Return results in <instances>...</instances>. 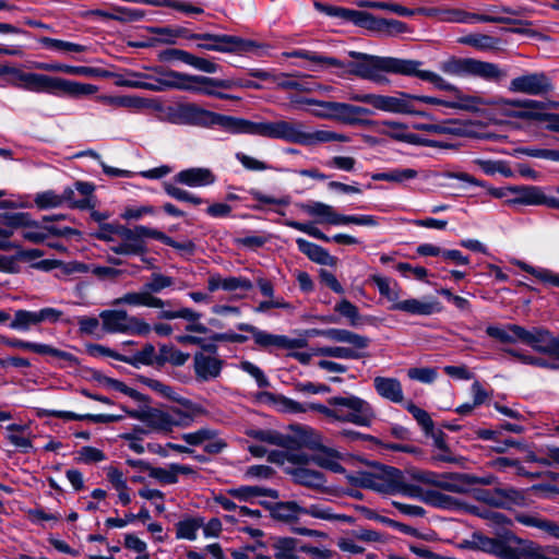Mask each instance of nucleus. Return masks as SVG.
<instances>
[{"label":"nucleus","instance_id":"nucleus-16","mask_svg":"<svg viewBox=\"0 0 559 559\" xmlns=\"http://www.w3.org/2000/svg\"><path fill=\"white\" fill-rule=\"evenodd\" d=\"M383 543L381 533L370 528H358L347 532L336 540L338 549L348 555H361L365 552V545Z\"/></svg>","mask_w":559,"mask_h":559},{"label":"nucleus","instance_id":"nucleus-4","mask_svg":"<svg viewBox=\"0 0 559 559\" xmlns=\"http://www.w3.org/2000/svg\"><path fill=\"white\" fill-rule=\"evenodd\" d=\"M492 533L491 555L500 559H559V545L542 546L504 528Z\"/></svg>","mask_w":559,"mask_h":559},{"label":"nucleus","instance_id":"nucleus-45","mask_svg":"<svg viewBox=\"0 0 559 559\" xmlns=\"http://www.w3.org/2000/svg\"><path fill=\"white\" fill-rule=\"evenodd\" d=\"M143 421L148 428L157 432H170L173 427L166 409L153 408L143 416Z\"/></svg>","mask_w":559,"mask_h":559},{"label":"nucleus","instance_id":"nucleus-48","mask_svg":"<svg viewBox=\"0 0 559 559\" xmlns=\"http://www.w3.org/2000/svg\"><path fill=\"white\" fill-rule=\"evenodd\" d=\"M40 43L46 49L66 55L82 53L87 50V47L84 45L50 37L41 38Z\"/></svg>","mask_w":559,"mask_h":559},{"label":"nucleus","instance_id":"nucleus-50","mask_svg":"<svg viewBox=\"0 0 559 559\" xmlns=\"http://www.w3.org/2000/svg\"><path fill=\"white\" fill-rule=\"evenodd\" d=\"M526 10L524 8L511 9V8H500L495 4L491 5V23H508V24H530L528 22H523L512 16L522 15Z\"/></svg>","mask_w":559,"mask_h":559},{"label":"nucleus","instance_id":"nucleus-62","mask_svg":"<svg viewBox=\"0 0 559 559\" xmlns=\"http://www.w3.org/2000/svg\"><path fill=\"white\" fill-rule=\"evenodd\" d=\"M34 202L40 210L53 209L61 206V199L59 194L52 190L43 191L37 193Z\"/></svg>","mask_w":559,"mask_h":559},{"label":"nucleus","instance_id":"nucleus-7","mask_svg":"<svg viewBox=\"0 0 559 559\" xmlns=\"http://www.w3.org/2000/svg\"><path fill=\"white\" fill-rule=\"evenodd\" d=\"M309 336H323L332 342L347 344V346H322L313 348V355L337 359H360L366 355L370 338L346 329L310 330Z\"/></svg>","mask_w":559,"mask_h":559},{"label":"nucleus","instance_id":"nucleus-51","mask_svg":"<svg viewBox=\"0 0 559 559\" xmlns=\"http://www.w3.org/2000/svg\"><path fill=\"white\" fill-rule=\"evenodd\" d=\"M151 33L163 44H175L177 38L190 39L191 32L185 27H153Z\"/></svg>","mask_w":559,"mask_h":559},{"label":"nucleus","instance_id":"nucleus-10","mask_svg":"<svg viewBox=\"0 0 559 559\" xmlns=\"http://www.w3.org/2000/svg\"><path fill=\"white\" fill-rule=\"evenodd\" d=\"M297 128L296 120L251 121L235 117L233 134H248L295 143Z\"/></svg>","mask_w":559,"mask_h":559},{"label":"nucleus","instance_id":"nucleus-21","mask_svg":"<svg viewBox=\"0 0 559 559\" xmlns=\"http://www.w3.org/2000/svg\"><path fill=\"white\" fill-rule=\"evenodd\" d=\"M520 334V343L533 348L536 354L549 356L554 334L542 326H533L531 329H518Z\"/></svg>","mask_w":559,"mask_h":559},{"label":"nucleus","instance_id":"nucleus-18","mask_svg":"<svg viewBox=\"0 0 559 559\" xmlns=\"http://www.w3.org/2000/svg\"><path fill=\"white\" fill-rule=\"evenodd\" d=\"M510 90L527 95H544L554 90L551 80L544 72H534L513 79Z\"/></svg>","mask_w":559,"mask_h":559},{"label":"nucleus","instance_id":"nucleus-27","mask_svg":"<svg viewBox=\"0 0 559 559\" xmlns=\"http://www.w3.org/2000/svg\"><path fill=\"white\" fill-rule=\"evenodd\" d=\"M175 181L191 188H199L213 185L216 181V176L210 168L192 167L177 173Z\"/></svg>","mask_w":559,"mask_h":559},{"label":"nucleus","instance_id":"nucleus-57","mask_svg":"<svg viewBox=\"0 0 559 559\" xmlns=\"http://www.w3.org/2000/svg\"><path fill=\"white\" fill-rule=\"evenodd\" d=\"M383 22H384V19L376 17L368 12L356 11L355 19H354L353 23L381 35Z\"/></svg>","mask_w":559,"mask_h":559},{"label":"nucleus","instance_id":"nucleus-58","mask_svg":"<svg viewBox=\"0 0 559 559\" xmlns=\"http://www.w3.org/2000/svg\"><path fill=\"white\" fill-rule=\"evenodd\" d=\"M518 329H522V326L518 324H509L503 328L491 326V337L502 343H516L520 342L521 334Z\"/></svg>","mask_w":559,"mask_h":559},{"label":"nucleus","instance_id":"nucleus-49","mask_svg":"<svg viewBox=\"0 0 559 559\" xmlns=\"http://www.w3.org/2000/svg\"><path fill=\"white\" fill-rule=\"evenodd\" d=\"M203 526L201 518H185L176 524V537L178 539L194 540L198 531Z\"/></svg>","mask_w":559,"mask_h":559},{"label":"nucleus","instance_id":"nucleus-54","mask_svg":"<svg viewBox=\"0 0 559 559\" xmlns=\"http://www.w3.org/2000/svg\"><path fill=\"white\" fill-rule=\"evenodd\" d=\"M519 265L523 271L532 274L542 283L559 287V273L544 267H534L524 262H521Z\"/></svg>","mask_w":559,"mask_h":559},{"label":"nucleus","instance_id":"nucleus-41","mask_svg":"<svg viewBox=\"0 0 559 559\" xmlns=\"http://www.w3.org/2000/svg\"><path fill=\"white\" fill-rule=\"evenodd\" d=\"M307 514L318 520L330 521V522H345L352 524L354 519L349 515L337 514L333 512L332 508L321 504L313 503L309 507H304L302 515Z\"/></svg>","mask_w":559,"mask_h":559},{"label":"nucleus","instance_id":"nucleus-63","mask_svg":"<svg viewBox=\"0 0 559 559\" xmlns=\"http://www.w3.org/2000/svg\"><path fill=\"white\" fill-rule=\"evenodd\" d=\"M148 475L162 484L173 485L178 483V478L175 476L173 464H169L167 467L151 466L148 468Z\"/></svg>","mask_w":559,"mask_h":559},{"label":"nucleus","instance_id":"nucleus-36","mask_svg":"<svg viewBox=\"0 0 559 559\" xmlns=\"http://www.w3.org/2000/svg\"><path fill=\"white\" fill-rule=\"evenodd\" d=\"M152 79L153 78L146 73L128 70L121 74H116V85L154 91L158 87L153 85Z\"/></svg>","mask_w":559,"mask_h":559},{"label":"nucleus","instance_id":"nucleus-31","mask_svg":"<svg viewBox=\"0 0 559 559\" xmlns=\"http://www.w3.org/2000/svg\"><path fill=\"white\" fill-rule=\"evenodd\" d=\"M476 483L477 479L467 474L436 475V486L452 492H467Z\"/></svg>","mask_w":559,"mask_h":559},{"label":"nucleus","instance_id":"nucleus-61","mask_svg":"<svg viewBox=\"0 0 559 559\" xmlns=\"http://www.w3.org/2000/svg\"><path fill=\"white\" fill-rule=\"evenodd\" d=\"M164 189H165V192L169 197H171L178 201L189 202L194 205H199V204L203 203V200L201 198H199V197L190 193L189 191L183 190L177 186H174L171 183H165Z\"/></svg>","mask_w":559,"mask_h":559},{"label":"nucleus","instance_id":"nucleus-64","mask_svg":"<svg viewBox=\"0 0 559 559\" xmlns=\"http://www.w3.org/2000/svg\"><path fill=\"white\" fill-rule=\"evenodd\" d=\"M78 455L79 461L84 464H96L107 459L106 454L100 449L90 445L82 447L78 451Z\"/></svg>","mask_w":559,"mask_h":559},{"label":"nucleus","instance_id":"nucleus-42","mask_svg":"<svg viewBox=\"0 0 559 559\" xmlns=\"http://www.w3.org/2000/svg\"><path fill=\"white\" fill-rule=\"evenodd\" d=\"M298 540L293 537H274L272 549L275 559H298Z\"/></svg>","mask_w":559,"mask_h":559},{"label":"nucleus","instance_id":"nucleus-5","mask_svg":"<svg viewBox=\"0 0 559 559\" xmlns=\"http://www.w3.org/2000/svg\"><path fill=\"white\" fill-rule=\"evenodd\" d=\"M355 486L371 489L382 495H404L415 497L417 489L408 484L404 474L396 467L379 465L370 471L356 472L346 476Z\"/></svg>","mask_w":559,"mask_h":559},{"label":"nucleus","instance_id":"nucleus-22","mask_svg":"<svg viewBox=\"0 0 559 559\" xmlns=\"http://www.w3.org/2000/svg\"><path fill=\"white\" fill-rule=\"evenodd\" d=\"M110 250L122 255H139L146 252V245L141 239L136 226L134 228L121 227L116 245L110 246Z\"/></svg>","mask_w":559,"mask_h":559},{"label":"nucleus","instance_id":"nucleus-39","mask_svg":"<svg viewBox=\"0 0 559 559\" xmlns=\"http://www.w3.org/2000/svg\"><path fill=\"white\" fill-rule=\"evenodd\" d=\"M371 281L377 286L380 295L384 297L390 304V309L395 310V305L401 302V287L395 281L378 274L371 276Z\"/></svg>","mask_w":559,"mask_h":559},{"label":"nucleus","instance_id":"nucleus-29","mask_svg":"<svg viewBox=\"0 0 559 559\" xmlns=\"http://www.w3.org/2000/svg\"><path fill=\"white\" fill-rule=\"evenodd\" d=\"M373 388L379 396L395 404L404 401L402 383L392 377L378 376L373 379Z\"/></svg>","mask_w":559,"mask_h":559},{"label":"nucleus","instance_id":"nucleus-11","mask_svg":"<svg viewBox=\"0 0 559 559\" xmlns=\"http://www.w3.org/2000/svg\"><path fill=\"white\" fill-rule=\"evenodd\" d=\"M103 329L108 333H122L128 335L150 334L152 328L144 320L128 314L124 310H104L99 313Z\"/></svg>","mask_w":559,"mask_h":559},{"label":"nucleus","instance_id":"nucleus-1","mask_svg":"<svg viewBox=\"0 0 559 559\" xmlns=\"http://www.w3.org/2000/svg\"><path fill=\"white\" fill-rule=\"evenodd\" d=\"M350 55L358 60L349 64V72L361 79L383 83L385 82L384 73H395L417 76L431 84L447 87L443 85L442 76L432 71L421 70V62L419 61L392 57H377L361 52H352Z\"/></svg>","mask_w":559,"mask_h":559},{"label":"nucleus","instance_id":"nucleus-38","mask_svg":"<svg viewBox=\"0 0 559 559\" xmlns=\"http://www.w3.org/2000/svg\"><path fill=\"white\" fill-rule=\"evenodd\" d=\"M304 507L295 501L275 502L271 508V514L275 520L292 524L302 515Z\"/></svg>","mask_w":559,"mask_h":559},{"label":"nucleus","instance_id":"nucleus-25","mask_svg":"<svg viewBox=\"0 0 559 559\" xmlns=\"http://www.w3.org/2000/svg\"><path fill=\"white\" fill-rule=\"evenodd\" d=\"M443 85L447 87L438 86L433 84L435 87L442 91H450L454 93L455 98L451 100V103L447 104L448 108L468 110L474 112L484 111L487 108V100L478 95H468L464 94L460 90H457L454 85L448 83L442 78Z\"/></svg>","mask_w":559,"mask_h":559},{"label":"nucleus","instance_id":"nucleus-8","mask_svg":"<svg viewBox=\"0 0 559 559\" xmlns=\"http://www.w3.org/2000/svg\"><path fill=\"white\" fill-rule=\"evenodd\" d=\"M542 109L544 104L538 100L493 102L491 103V124H508L512 118H535L546 123V129L559 132V114H534L527 109Z\"/></svg>","mask_w":559,"mask_h":559},{"label":"nucleus","instance_id":"nucleus-30","mask_svg":"<svg viewBox=\"0 0 559 559\" xmlns=\"http://www.w3.org/2000/svg\"><path fill=\"white\" fill-rule=\"evenodd\" d=\"M97 100L103 105L112 107V108H128L132 110H141L145 108H152V100L147 98H143L135 95H120V96H111V95H100L97 97Z\"/></svg>","mask_w":559,"mask_h":559},{"label":"nucleus","instance_id":"nucleus-40","mask_svg":"<svg viewBox=\"0 0 559 559\" xmlns=\"http://www.w3.org/2000/svg\"><path fill=\"white\" fill-rule=\"evenodd\" d=\"M381 126L383 129L380 130V132L393 140L409 144H416L418 142V136L414 133H409L407 126L402 122L385 120L381 122Z\"/></svg>","mask_w":559,"mask_h":559},{"label":"nucleus","instance_id":"nucleus-56","mask_svg":"<svg viewBox=\"0 0 559 559\" xmlns=\"http://www.w3.org/2000/svg\"><path fill=\"white\" fill-rule=\"evenodd\" d=\"M188 359V354H185L173 346L162 345L159 348L158 365L170 362L175 366H182Z\"/></svg>","mask_w":559,"mask_h":559},{"label":"nucleus","instance_id":"nucleus-52","mask_svg":"<svg viewBox=\"0 0 559 559\" xmlns=\"http://www.w3.org/2000/svg\"><path fill=\"white\" fill-rule=\"evenodd\" d=\"M24 429L25 428L20 425H9L7 427V430L9 431L7 438L14 447L19 448L23 452H28L33 448V444L29 437L23 433Z\"/></svg>","mask_w":559,"mask_h":559},{"label":"nucleus","instance_id":"nucleus-34","mask_svg":"<svg viewBox=\"0 0 559 559\" xmlns=\"http://www.w3.org/2000/svg\"><path fill=\"white\" fill-rule=\"evenodd\" d=\"M296 243L299 251L306 254L311 261L321 265L333 266L336 264L337 259L331 255L324 248L307 241L304 238H298Z\"/></svg>","mask_w":559,"mask_h":559},{"label":"nucleus","instance_id":"nucleus-60","mask_svg":"<svg viewBox=\"0 0 559 559\" xmlns=\"http://www.w3.org/2000/svg\"><path fill=\"white\" fill-rule=\"evenodd\" d=\"M405 408L413 415V417L420 425L426 433H430L433 430V421L430 415L425 411L416 406L414 403L408 402Z\"/></svg>","mask_w":559,"mask_h":559},{"label":"nucleus","instance_id":"nucleus-43","mask_svg":"<svg viewBox=\"0 0 559 559\" xmlns=\"http://www.w3.org/2000/svg\"><path fill=\"white\" fill-rule=\"evenodd\" d=\"M516 519L524 526L538 528L549 536L559 539V524L551 520L542 519L536 515H519Z\"/></svg>","mask_w":559,"mask_h":559},{"label":"nucleus","instance_id":"nucleus-2","mask_svg":"<svg viewBox=\"0 0 559 559\" xmlns=\"http://www.w3.org/2000/svg\"><path fill=\"white\" fill-rule=\"evenodd\" d=\"M0 75H10L11 85L33 93H46L52 95H67L70 97H81L95 94L98 87L93 84L81 83L50 76L37 72H26L14 67H0Z\"/></svg>","mask_w":559,"mask_h":559},{"label":"nucleus","instance_id":"nucleus-28","mask_svg":"<svg viewBox=\"0 0 559 559\" xmlns=\"http://www.w3.org/2000/svg\"><path fill=\"white\" fill-rule=\"evenodd\" d=\"M112 305H128L132 307H148L162 309L165 307L166 302L163 299L155 297L153 294H150V292L144 287V289L140 292L126 293L121 297L115 299L112 301Z\"/></svg>","mask_w":559,"mask_h":559},{"label":"nucleus","instance_id":"nucleus-26","mask_svg":"<svg viewBox=\"0 0 559 559\" xmlns=\"http://www.w3.org/2000/svg\"><path fill=\"white\" fill-rule=\"evenodd\" d=\"M441 310V304L433 297L402 299L401 302L395 305V311L406 312L412 316H431Z\"/></svg>","mask_w":559,"mask_h":559},{"label":"nucleus","instance_id":"nucleus-24","mask_svg":"<svg viewBox=\"0 0 559 559\" xmlns=\"http://www.w3.org/2000/svg\"><path fill=\"white\" fill-rule=\"evenodd\" d=\"M193 368L198 380L211 381L219 377L223 360L215 354L199 352L193 357Z\"/></svg>","mask_w":559,"mask_h":559},{"label":"nucleus","instance_id":"nucleus-17","mask_svg":"<svg viewBox=\"0 0 559 559\" xmlns=\"http://www.w3.org/2000/svg\"><path fill=\"white\" fill-rule=\"evenodd\" d=\"M509 191L511 198L508 199V203L510 204L545 205L555 210L559 206L558 198L546 195L543 189L536 186L510 187Z\"/></svg>","mask_w":559,"mask_h":559},{"label":"nucleus","instance_id":"nucleus-3","mask_svg":"<svg viewBox=\"0 0 559 559\" xmlns=\"http://www.w3.org/2000/svg\"><path fill=\"white\" fill-rule=\"evenodd\" d=\"M309 411L320 413L330 423H349L360 427H369L376 419L372 405L354 394L332 396L326 405L306 403L305 413Z\"/></svg>","mask_w":559,"mask_h":559},{"label":"nucleus","instance_id":"nucleus-12","mask_svg":"<svg viewBox=\"0 0 559 559\" xmlns=\"http://www.w3.org/2000/svg\"><path fill=\"white\" fill-rule=\"evenodd\" d=\"M299 439L305 445L309 448H317L316 453L309 457V461H312L318 466L330 469L334 473L345 472L341 464L343 455L332 448L320 447V437L316 433L314 430L311 428H301Z\"/></svg>","mask_w":559,"mask_h":559},{"label":"nucleus","instance_id":"nucleus-35","mask_svg":"<svg viewBox=\"0 0 559 559\" xmlns=\"http://www.w3.org/2000/svg\"><path fill=\"white\" fill-rule=\"evenodd\" d=\"M286 471L292 475L293 480L309 488H320L325 484V479L322 473L309 469L302 465L296 467H286Z\"/></svg>","mask_w":559,"mask_h":559},{"label":"nucleus","instance_id":"nucleus-19","mask_svg":"<svg viewBox=\"0 0 559 559\" xmlns=\"http://www.w3.org/2000/svg\"><path fill=\"white\" fill-rule=\"evenodd\" d=\"M330 142L348 143L350 142V136L328 129L308 131L305 129V124L298 121L295 144L313 146Z\"/></svg>","mask_w":559,"mask_h":559},{"label":"nucleus","instance_id":"nucleus-59","mask_svg":"<svg viewBox=\"0 0 559 559\" xmlns=\"http://www.w3.org/2000/svg\"><path fill=\"white\" fill-rule=\"evenodd\" d=\"M468 492H472L474 498L478 501H481L484 506L481 508L478 507H469V512L483 518L487 519L489 516V492L486 489H480L475 487L474 485H471V489Z\"/></svg>","mask_w":559,"mask_h":559},{"label":"nucleus","instance_id":"nucleus-32","mask_svg":"<svg viewBox=\"0 0 559 559\" xmlns=\"http://www.w3.org/2000/svg\"><path fill=\"white\" fill-rule=\"evenodd\" d=\"M292 441L288 439V445L282 447V450H272L269 452L267 461L281 466L304 465L309 462V456L300 451L290 449Z\"/></svg>","mask_w":559,"mask_h":559},{"label":"nucleus","instance_id":"nucleus-46","mask_svg":"<svg viewBox=\"0 0 559 559\" xmlns=\"http://www.w3.org/2000/svg\"><path fill=\"white\" fill-rule=\"evenodd\" d=\"M115 359L128 362L134 367L140 365H153L158 364V355L156 354L155 347L152 344H146L141 350L136 352L132 357H124L116 355Z\"/></svg>","mask_w":559,"mask_h":559},{"label":"nucleus","instance_id":"nucleus-55","mask_svg":"<svg viewBox=\"0 0 559 559\" xmlns=\"http://www.w3.org/2000/svg\"><path fill=\"white\" fill-rule=\"evenodd\" d=\"M37 316L35 311L17 310L14 313L13 320L10 321L9 326L12 330L27 331L32 326L37 325Z\"/></svg>","mask_w":559,"mask_h":559},{"label":"nucleus","instance_id":"nucleus-23","mask_svg":"<svg viewBox=\"0 0 559 559\" xmlns=\"http://www.w3.org/2000/svg\"><path fill=\"white\" fill-rule=\"evenodd\" d=\"M178 402V406L167 408L170 425L174 428L189 427L195 419L197 416L202 414V407L192 401L183 397L175 400Z\"/></svg>","mask_w":559,"mask_h":559},{"label":"nucleus","instance_id":"nucleus-53","mask_svg":"<svg viewBox=\"0 0 559 559\" xmlns=\"http://www.w3.org/2000/svg\"><path fill=\"white\" fill-rule=\"evenodd\" d=\"M0 218L4 223V227L12 229L14 231L15 228L20 227H38V223L31 218L28 213H13V214H0Z\"/></svg>","mask_w":559,"mask_h":559},{"label":"nucleus","instance_id":"nucleus-37","mask_svg":"<svg viewBox=\"0 0 559 559\" xmlns=\"http://www.w3.org/2000/svg\"><path fill=\"white\" fill-rule=\"evenodd\" d=\"M301 209L306 214L316 217L317 222L320 224L337 226L338 213L332 205L325 204L323 202H311L308 204H302Z\"/></svg>","mask_w":559,"mask_h":559},{"label":"nucleus","instance_id":"nucleus-9","mask_svg":"<svg viewBox=\"0 0 559 559\" xmlns=\"http://www.w3.org/2000/svg\"><path fill=\"white\" fill-rule=\"evenodd\" d=\"M212 78L210 76L194 75L169 70L162 73L160 78L153 82V85L159 87L154 90V92H162L165 90L174 88L191 93L204 94L207 96H215L221 99H238V97L234 95L212 90Z\"/></svg>","mask_w":559,"mask_h":559},{"label":"nucleus","instance_id":"nucleus-6","mask_svg":"<svg viewBox=\"0 0 559 559\" xmlns=\"http://www.w3.org/2000/svg\"><path fill=\"white\" fill-rule=\"evenodd\" d=\"M347 98L352 102L370 105L374 110L400 114L427 116L425 111L416 109V103L421 102L430 105L445 106L450 102L431 96L414 95L405 92H396L394 95H382L373 93H349Z\"/></svg>","mask_w":559,"mask_h":559},{"label":"nucleus","instance_id":"nucleus-44","mask_svg":"<svg viewBox=\"0 0 559 559\" xmlns=\"http://www.w3.org/2000/svg\"><path fill=\"white\" fill-rule=\"evenodd\" d=\"M487 20L488 17L486 15L468 13L459 9H442V12H440L441 22L474 24L477 22H486Z\"/></svg>","mask_w":559,"mask_h":559},{"label":"nucleus","instance_id":"nucleus-15","mask_svg":"<svg viewBox=\"0 0 559 559\" xmlns=\"http://www.w3.org/2000/svg\"><path fill=\"white\" fill-rule=\"evenodd\" d=\"M237 329L251 333L254 344L266 350L302 348L307 345L306 338H290L286 335L272 334L248 323H239Z\"/></svg>","mask_w":559,"mask_h":559},{"label":"nucleus","instance_id":"nucleus-14","mask_svg":"<svg viewBox=\"0 0 559 559\" xmlns=\"http://www.w3.org/2000/svg\"><path fill=\"white\" fill-rule=\"evenodd\" d=\"M181 115L185 121L189 124L213 128L219 127L226 132L233 133L235 117L217 114L195 104H188L181 108Z\"/></svg>","mask_w":559,"mask_h":559},{"label":"nucleus","instance_id":"nucleus-33","mask_svg":"<svg viewBox=\"0 0 559 559\" xmlns=\"http://www.w3.org/2000/svg\"><path fill=\"white\" fill-rule=\"evenodd\" d=\"M252 284L245 277L228 276L223 277L219 274H211L207 280V288L210 292L223 289L226 292H234L238 289L249 290Z\"/></svg>","mask_w":559,"mask_h":559},{"label":"nucleus","instance_id":"nucleus-20","mask_svg":"<svg viewBox=\"0 0 559 559\" xmlns=\"http://www.w3.org/2000/svg\"><path fill=\"white\" fill-rule=\"evenodd\" d=\"M333 114L331 120L338 121L347 126H365L370 121L362 119L364 116L373 115V110L367 107L352 105L349 103L336 102L331 106Z\"/></svg>","mask_w":559,"mask_h":559},{"label":"nucleus","instance_id":"nucleus-13","mask_svg":"<svg viewBox=\"0 0 559 559\" xmlns=\"http://www.w3.org/2000/svg\"><path fill=\"white\" fill-rule=\"evenodd\" d=\"M190 39L202 40L198 44L201 49L218 52H247L257 46L252 40L225 34L192 33Z\"/></svg>","mask_w":559,"mask_h":559},{"label":"nucleus","instance_id":"nucleus-47","mask_svg":"<svg viewBox=\"0 0 559 559\" xmlns=\"http://www.w3.org/2000/svg\"><path fill=\"white\" fill-rule=\"evenodd\" d=\"M523 499L520 491L511 488H495L491 490V507L510 508Z\"/></svg>","mask_w":559,"mask_h":559}]
</instances>
